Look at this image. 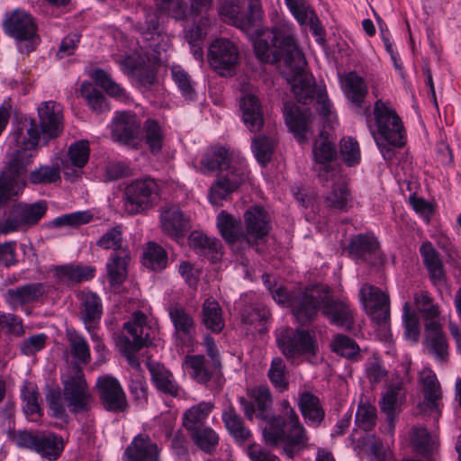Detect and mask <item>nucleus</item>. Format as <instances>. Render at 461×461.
Instances as JSON below:
<instances>
[{"mask_svg":"<svg viewBox=\"0 0 461 461\" xmlns=\"http://www.w3.org/2000/svg\"><path fill=\"white\" fill-rule=\"evenodd\" d=\"M167 264V256L165 249L156 243H149L143 254V265L154 271H161Z\"/></svg>","mask_w":461,"mask_h":461,"instance_id":"obj_55","label":"nucleus"},{"mask_svg":"<svg viewBox=\"0 0 461 461\" xmlns=\"http://www.w3.org/2000/svg\"><path fill=\"white\" fill-rule=\"evenodd\" d=\"M420 383L422 387L426 405L431 411L439 416L438 400L441 397L440 384L435 373L429 368H423L420 373Z\"/></svg>","mask_w":461,"mask_h":461,"instance_id":"obj_30","label":"nucleus"},{"mask_svg":"<svg viewBox=\"0 0 461 461\" xmlns=\"http://www.w3.org/2000/svg\"><path fill=\"white\" fill-rule=\"evenodd\" d=\"M251 148L257 160L266 166L272 157L274 140L265 136H257L253 139Z\"/></svg>","mask_w":461,"mask_h":461,"instance_id":"obj_64","label":"nucleus"},{"mask_svg":"<svg viewBox=\"0 0 461 461\" xmlns=\"http://www.w3.org/2000/svg\"><path fill=\"white\" fill-rule=\"evenodd\" d=\"M313 157L319 165L320 181L328 183L329 179L334 180L337 177L338 168L334 165L333 159L336 157V149L329 140L326 132H321L320 137L314 141Z\"/></svg>","mask_w":461,"mask_h":461,"instance_id":"obj_12","label":"nucleus"},{"mask_svg":"<svg viewBox=\"0 0 461 461\" xmlns=\"http://www.w3.org/2000/svg\"><path fill=\"white\" fill-rule=\"evenodd\" d=\"M269 312L258 304H251L245 307L241 313V321L247 326L249 331L264 330L265 323L269 318Z\"/></svg>","mask_w":461,"mask_h":461,"instance_id":"obj_45","label":"nucleus"},{"mask_svg":"<svg viewBox=\"0 0 461 461\" xmlns=\"http://www.w3.org/2000/svg\"><path fill=\"white\" fill-rule=\"evenodd\" d=\"M95 272L91 266L64 265L54 268V276L59 283L70 285L92 279Z\"/></svg>","mask_w":461,"mask_h":461,"instance_id":"obj_28","label":"nucleus"},{"mask_svg":"<svg viewBox=\"0 0 461 461\" xmlns=\"http://www.w3.org/2000/svg\"><path fill=\"white\" fill-rule=\"evenodd\" d=\"M402 394V386L400 384H392L380 402L382 411L386 414L385 430L390 434L394 431L395 412Z\"/></svg>","mask_w":461,"mask_h":461,"instance_id":"obj_40","label":"nucleus"},{"mask_svg":"<svg viewBox=\"0 0 461 461\" xmlns=\"http://www.w3.org/2000/svg\"><path fill=\"white\" fill-rule=\"evenodd\" d=\"M378 249V243L373 236L357 235L354 237L348 245V253L354 258L367 260L368 257L375 254Z\"/></svg>","mask_w":461,"mask_h":461,"instance_id":"obj_48","label":"nucleus"},{"mask_svg":"<svg viewBox=\"0 0 461 461\" xmlns=\"http://www.w3.org/2000/svg\"><path fill=\"white\" fill-rule=\"evenodd\" d=\"M276 342L284 356L293 362L302 358L310 361L317 350L312 336L304 330L283 327L276 333Z\"/></svg>","mask_w":461,"mask_h":461,"instance_id":"obj_6","label":"nucleus"},{"mask_svg":"<svg viewBox=\"0 0 461 461\" xmlns=\"http://www.w3.org/2000/svg\"><path fill=\"white\" fill-rule=\"evenodd\" d=\"M272 26L264 38L254 43L255 54L263 62L283 60L287 68L286 79L299 103L307 104L314 93V80L306 72V61L295 39L293 24L277 13L271 17Z\"/></svg>","mask_w":461,"mask_h":461,"instance_id":"obj_1","label":"nucleus"},{"mask_svg":"<svg viewBox=\"0 0 461 461\" xmlns=\"http://www.w3.org/2000/svg\"><path fill=\"white\" fill-rule=\"evenodd\" d=\"M242 120L247 128L256 132L261 130L264 124L263 112L258 98L253 94L245 95L240 100Z\"/></svg>","mask_w":461,"mask_h":461,"instance_id":"obj_26","label":"nucleus"},{"mask_svg":"<svg viewBox=\"0 0 461 461\" xmlns=\"http://www.w3.org/2000/svg\"><path fill=\"white\" fill-rule=\"evenodd\" d=\"M182 366L194 380L203 384L212 379L221 368L200 354L186 355Z\"/></svg>","mask_w":461,"mask_h":461,"instance_id":"obj_22","label":"nucleus"},{"mask_svg":"<svg viewBox=\"0 0 461 461\" xmlns=\"http://www.w3.org/2000/svg\"><path fill=\"white\" fill-rule=\"evenodd\" d=\"M15 145L5 156L0 171V206L20 195L27 186L29 169L38 151L40 132L34 120L26 121L14 133Z\"/></svg>","mask_w":461,"mask_h":461,"instance_id":"obj_2","label":"nucleus"},{"mask_svg":"<svg viewBox=\"0 0 461 461\" xmlns=\"http://www.w3.org/2000/svg\"><path fill=\"white\" fill-rule=\"evenodd\" d=\"M94 218L90 211H78L72 213L63 214L55 218L52 221L55 227H79L92 221Z\"/></svg>","mask_w":461,"mask_h":461,"instance_id":"obj_63","label":"nucleus"},{"mask_svg":"<svg viewBox=\"0 0 461 461\" xmlns=\"http://www.w3.org/2000/svg\"><path fill=\"white\" fill-rule=\"evenodd\" d=\"M60 180V168L59 165H39L29 173L27 184L50 185Z\"/></svg>","mask_w":461,"mask_h":461,"instance_id":"obj_50","label":"nucleus"},{"mask_svg":"<svg viewBox=\"0 0 461 461\" xmlns=\"http://www.w3.org/2000/svg\"><path fill=\"white\" fill-rule=\"evenodd\" d=\"M41 130L40 138L58 137L63 130V113L59 104L54 101L42 102L38 108Z\"/></svg>","mask_w":461,"mask_h":461,"instance_id":"obj_14","label":"nucleus"},{"mask_svg":"<svg viewBox=\"0 0 461 461\" xmlns=\"http://www.w3.org/2000/svg\"><path fill=\"white\" fill-rule=\"evenodd\" d=\"M129 261V250H120L111 256L106 264V268L109 282L112 285H120L126 280Z\"/></svg>","mask_w":461,"mask_h":461,"instance_id":"obj_38","label":"nucleus"},{"mask_svg":"<svg viewBox=\"0 0 461 461\" xmlns=\"http://www.w3.org/2000/svg\"><path fill=\"white\" fill-rule=\"evenodd\" d=\"M63 449L61 438L51 433H38L34 451L50 461L56 460Z\"/></svg>","mask_w":461,"mask_h":461,"instance_id":"obj_42","label":"nucleus"},{"mask_svg":"<svg viewBox=\"0 0 461 461\" xmlns=\"http://www.w3.org/2000/svg\"><path fill=\"white\" fill-rule=\"evenodd\" d=\"M322 313L330 322L346 330L353 327L354 316L349 305L343 301H334L329 297L327 289L323 291Z\"/></svg>","mask_w":461,"mask_h":461,"instance_id":"obj_18","label":"nucleus"},{"mask_svg":"<svg viewBox=\"0 0 461 461\" xmlns=\"http://www.w3.org/2000/svg\"><path fill=\"white\" fill-rule=\"evenodd\" d=\"M326 288L321 289L323 292ZM323 293L320 288H313L310 292H305L298 298H294L291 302V307L294 316L297 321L304 325L310 322L317 315V311L322 305L321 299Z\"/></svg>","mask_w":461,"mask_h":461,"instance_id":"obj_15","label":"nucleus"},{"mask_svg":"<svg viewBox=\"0 0 461 461\" xmlns=\"http://www.w3.org/2000/svg\"><path fill=\"white\" fill-rule=\"evenodd\" d=\"M47 210L48 203L44 200L14 204L0 221V235L24 230L36 225L46 214Z\"/></svg>","mask_w":461,"mask_h":461,"instance_id":"obj_5","label":"nucleus"},{"mask_svg":"<svg viewBox=\"0 0 461 461\" xmlns=\"http://www.w3.org/2000/svg\"><path fill=\"white\" fill-rule=\"evenodd\" d=\"M160 448L149 436H136L124 451L125 461H159Z\"/></svg>","mask_w":461,"mask_h":461,"instance_id":"obj_21","label":"nucleus"},{"mask_svg":"<svg viewBox=\"0 0 461 461\" xmlns=\"http://www.w3.org/2000/svg\"><path fill=\"white\" fill-rule=\"evenodd\" d=\"M285 119L290 131L301 142L306 141V133L312 129L313 116L308 110L302 111L296 106H285Z\"/></svg>","mask_w":461,"mask_h":461,"instance_id":"obj_25","label":"nucleus"},{"mask_svg":"<svg viewBox=\"0 0 461 461\" xmlns=\"http://www.w3.org/2000/svg\"><path fill=\"white\" fill-rule=\"evenodd\" d=\"M159 186L151 177L138 178L128 183L122 194L125 212L130 215L143 213L158 203Z\"/></svg>","mask_w":461,"mask_h":461,"instance_id":"obj_4","label":"nucleus"},{"mask_svg":"<svg viewBox=\"0 0 461 461\" xmlns=\"http://www.w3.org/2000/svg\"><path fill=\"white\" fill-rule=\"evenodd\" d=\"M81 319L88 332L95 330L102 315V303L100 298L92 292L80 294Z\"/></svg>","mask_w":461,"mask_h":461,"instance_id":"obj_31","label":"nucleus"},{"mask_svg":"<svg viewBox=\"0 0 461 461\" xmlns=\"http://www.w3.org/2000/svg\"><path fill=\"white\" fill-rule=\"evenodd\" d=\"M282 406L286 425L289 426L287 442L286 446L283 447V453L288 458L293 459L307 447L309 437L295 411L290 407L288 401H283Z\"/></svg>","mask_w":461,"mask_h":461,"instance_id":"obj_10","label":"nucleus"},{"mask_svg":"<svg viewBox=\"0 0 461 461\" xmlns=\"http://www.w3.org/2000/svg\"><path fill=\"white\" fill-rule=\"evenodd\" d=\"M359 296L366 312L378 325L386 328L390 319L389 296L378 287L368 284L361 286Z\"/></svg>","mask_w":461,"mask_h":461,"instance_id":"obj_9","label":"nucleus"},{"mask_svg":"<svg viewBox=\"0 0 461 461\" xmlns=\"http://www.w3.org/2000/svg\"><path fill=\"white\" fill-rule=\"evenodd\" d=\"M212 23V20L208 16L202 17L199 23L190 28L185 33V38L190 45L193 56L197 60L203 59V52L201 42Z\"/></svg>","mask_w":461,"mask_h":461,"instance_id":"obj_46","label":"nucleus"},{"mask_svg":"<svg viewBox=\"0 0 461 461\" xmlns=\"http://www.w3.org/2000/svg\"><path fill=\"white\" fill-rule=\"evenodd\" d=\"M160 225L164 233L176 240L183 238L190 228L189 220L176 205L166 206L161 210Z\"/></svg>","mask_w":461,"mask_h":461,"instance_id":"obj_20","label":"nucleus"},{"mask_svg":"<svg viewBox=\"0 0 461 461\" xmlns=\"http://www.w3.org/2000/svg\"><path fill=\"white\" fill-rule=\"evenodd\" d=\"M6 32L16 40L25 41L36 34V25L32 16L22 10H15L5 22Z\"/></svg>","mask_w":461,"mask_h":461,"instance_id":"obj_24","label":"nucleus"},{"mask_svg":"<svg viewBox=\"0 0 461 461\" xmlns=\"http://www.w3.org/2000/svg\"><path fill=\"white\" fill-rule=\"evenodd\" d=\"M246 225V243L253 245L265 238L270 230V220L267 212L259 206L248 209L244 214Z\"/></svg>","mask_w":461,"mask_h":461,"instance_id":"obj_17","label":"nucleus"},{"mask_svg":"<svg viewBox=\"0 0 461 461\" xmlns=\"http://www.w3.org/2000/svg\"><path fill=\"white\" fill-rule=\"evenodd\" d=\"M48 292L42 283H30L15 288H11L4 294L5 303L13 310L39 302Z\"/></svg>","mask_w":461,"mask_h":461,"instance_id":"obj_16","label":"nucleus"},{"mask_svg":"<svg viewBox=\"0 0 461 461\" xmlns=\"http://www.w3.org/2000/svg\"><path fill=\"white\" fill-rule=\"evenodd\" d=\"M67 337L72 357L82 364L89 363L90 349L86 339L75 330H68Z\"/></svg>","mask_w":461,"mask_h":461,"instance_id":"obj_57","label":"nucleus"},{"mask_svg":"<svg viewBox=\"0 0 461 461\" xmlns=\"http://www.w3.org/2000/svg\"><path fill=\"white\" fill-rule=\"evenodd\" d=\"M137 60L133 56H127L123 59L117 60L121 68L125 73L135 75L140 82L143 85H152L155 81V72L151 66L142 67L144 62L142 58Z\"/></svg>","mask_w":461,"mask_h":461,"instance_id":"obj_43","label":"nucleus"},{"mask_svg":"<svg viewBox=\"0 0 461 461\" xmlns=\"http://www.w3.org/2000/svg\"><path fill=\"white\" fill-rule=\"evenodd\" d=\"M235 156L223 147H218L208 150L203 157L201 164L203 169L207 171H214L219 169L222 171L229 161Z\"/></svg>","mask_w":461,"mask_h":461,"instance_id":"obj_49","label":"nucleus"},{"mask_svg":"<svg viewBox=\"0 0 461 461\" xmlns=\"http://www.w3.org/2000/svg\"><path fill=\"white\" fill-rule=\"evenodd\" d=\"M96 387L104 408L109 411H124L128 406L125 393L119 381L110 375L100 376Z\"/></svg>","mask_w":461,"mask_h":461,"instance_id":"obj_13","label":"nucleus"},{"mask_svg":"<svg viewBox=\"0 0 461 461\" xmlns=\"http://www.w3.org/2000/svg\"><path fill=\"white\" fill-rule=\"evenodd\" d=\"M64 399L69 411L75 414L88 411L93 403L83 371L77 365L69 366L63 375Z\"/></svg>","mask_w":461,"mask_h":461,"instance_id":"obj_7","label":"nucleus"},{"mask_svg":"<svg viewBox=\"0 0 461 461\" xmlns=\"http://www.w3.org/2000/svg\"><path fill=\"white\" fill-rule=\"evenodd\" d=\"M146 315L135 312L131 321L124 323V330L131 336V343L135 348L140 349L150 339V327L146 323Z\"/></svg>","mask_w":461,"mask_h":461,"instance_id":"obj_32","label":"nucleus"},{"mask_svg":"<svg viewBox=\"0 0 461 461\" xmlns=\"http://www.w3.org/2000/svg\"><path fill=\"white\" fill-rule=\"evenodd\" d=\"M80 93L87 101V104L93 112L102 113L109 110L105 97L91 83L83 82L80 87Z\"/></svg>","mask_w":461,"mask_h":461,"instance_id":"obj_53","label":"nucleus"},{"mask_svg":"<svg viewBox=\"0 0 461 461\" xmlns=\"http://www.w3.org/2000/svg\"><path fill=\"white\" fill-rule=\"evenodd\" d=\"M194 444L203 451L212 453L219 444L218 434L208 426L189 433Z\"/></svg>","mask_w":461,"mask_h":461,"instance_id":"obj_52","label":"nucleus"},{"mask_svg":"<svg viewBox=\"0 0 461 461\" xmlns=\"http://www.w3.org/2000/svg\"><path fill=\"white\" fill-rule=\"evenodd\" d=\"M342 88L346 97L361 106L367 95V86L365 80L355 72H349L342 80Z\"/></svg>","mask_w":461,"mask_h":461,"instance_id":"obj_41","label":"nucleus"},{"mask_svg":"<svg viewBox=\"0 0 461 461\" xmlns=\"http://www.w3.org/2000/svg\"><path fill=\"white\" fill-rule=\"evenodd\" d=\"M332 350L338 355L350 359H355L359 355L358 345L350 338L338 334L331 344Z\"/></svg>","mask_w":461,"mask_h":461,"instance_id":"obj_61","label":"nucleus"},{"mask_svg":"<svg viewBox=\"0 0 461 461\" xmlns=\"http://www.w3.org/2000/svg\"><path fill=\"white\" fill-rule=\"evenodd\" d=\"M95 83L100 86L108 95L121 101L127 99L125 90L118 85L110 75L103 69H95L91 75Z\"/></svg>","mask_w":461,"mask_h":461,"instance_id":"obj_54","label":"nucleus"},{"mask_svg":"<svg viewBox=\"0 0 461 461\" xmlns=\"http://www.w3.org/2000/svg\"><path fill=\"white\" fill-rule=\"evenodd\" d=\"M329 181L333 182L331 190L325 196V203L328 207L337 210H346L348 202L349 200V193L347 185L341 176L337 172V177Z\"/></svg>","mask_w":461,"mask_h":461,"instance_id":"obj_47","label":"nucleus"},{"mask_svg":"<svg viewBox=\"0 0 461 461\" xmlns=\"http://www.w3.org/2000/svg\"><path fill=\"white\" fill-rule=\"evenodd\" d=\"M89 158V146L86 140L73 143L68 149L67 158L62 161L64 176L75 180L80 176V170Z\"/></svg>","mask_w":461,"mask_h":461,"instance_id":"obj_23","label":"nucleus"},{"mask_svg":"<svg viewBox=\"0 0 461 461\" xmlns=\"http://www.w3.org/2000/svg\"><path fill=\"white\" fill-rule=\"evenodd\" d=\"M208 60L221 76L230 75L239 60L238 48L228 39H216L209 48Z\"/></svg>","mask_w":461,"mask_h":461,"instance_id":"obj_11","label":"nucleus"},{"mask_svg":"<svg viewBox=\"0 0 461 461\" xmlns=\"http://www.w3.org/2000/svg\"><path fill=\"white\" fill-rule=\"evenodd\" d=\"M414 303L417 310L425 320V325L428 322H438L440 313L438 306L427 293L421 292L420 294H416L414 296Z\"/></svg>","mask_w":461,"mask_h":461,"instance_id":"obj_56","label":"nucleus"},{"mask_svg":"<svg viewBox=\"0 0 461 461\" xmlns=\"http://www.w3.org/2000/svg\"><path fill=\"white\" fill-rule=\"evenodd\" d=\"M202 320L204 326L213 332H220L224 328L221 308L214 299L208 298L203 303Z\"/></svg>","mask_w":461,"mask_h":461,"instance_id":"obj_44","label":"nucleus"},{"mask_svg":"<svg viewBox=\"0 0 461 461\" xmlns=\"http://www.w3.org/2000/svg\"><path fill=\"white\" fill-rule=\"evenodd\" d=\"M420 252L434 285H445L446 275L439 253L430 242L423 243L420 246Z\"/></svg>","mask_w":461,"mask_h":461,"instance_id":"obj_27","label":"nucleus"},{"mask_svg":"<svg viewBox=\"0 0 461 461\" xmlns=\"http://www.w3.org/2000/svg\"><path fill=\"white\" fill-rule=\"evenodd\" d=\"M96 245L103 249H112L115 252L128 250L122 246V231L121 226H115L104 233L96 241Z\"/></svg>","mask_w":461,"mask_h":461,"instance_id":"obj_62","label":"nucleus"},{"mask_svg":"<svg viewBox=\"0 0 461 461\" xmlns=\"http://www.w3.org/2000/svg\"><path fill=\"white\" fill-rule=\"evenodd\" d=\"M221 419L227 431L236 442L242 444L251 437L250 430L231 404L223 410Z\"/></svg>","mask_w":461,"mask_h":461,"instance_id":"obj_34","label":"nucleus"},{"mask_svg":"<svg viewBox=\"0 0 461 461\" xmlns=\"http://www.w3.org/2000/svg\"><path fill=\"white\" fill-rule=\"evenodd\" d=\"M168 313L176 337L183 340H190L195 333L193 316L185 308L177 304L170 306Z\"/></svg>","mask_w":461,"mask_h":461,"instance_id":"obj_29","label":"nucleus"},{"mask_svg":"<svg viewBox=\"0 0 461 461\" xmlns=\"http://www.w3.org/2000/svg\"><path fill=\"white\" fill-rule=\"evenodd\" d=\"M411 441L420 454L432 452L437 445V438L428 433L422 427H414L411 432Z\"/></svg>","mask_w":461,"mask_h":461,"instance_id":"obj_58","label":"nucleus"},{"mask_svg":"<svg viewBox=\"0 0 461 461\" xmlns=\"http://www.w3.org/2000/svg\"><path fill=\"white\" fill-rule=\"evenodd\" d=\"M213 403L201 402L185 411L183 417V425L190 433L205 427V421L213 410Z\"/></svg>","mask_w":461,"mask_h":461,"instance_id":"obj_37","label":"nucleus"},{"mask_svg":"<svg viewBox=\"0 0 461 461\" xmlns=\"http://www.w3.org/2000/svg\"><path fill=\"white\" fill-rule=\"evenodd\" d=\"M285 420H283L280 417H273L265 427L263 430V437L267 445L270 447H277L280 443H285L284 447L286 446L288 431L285 430Z\"/></svg>","mask_w":461,"mask_h":461,"instance_id":"obj_51","label":"nucleus"},{"mask_svg":"<svg viewBox=\"0 0 461 461\" xmlns=\"http://www.w3.org/2000/svg\"><path fill=\"white\" fill-rule=\"evenodd\" d=\"M151 380L155 387L161 393L176 396L178 393V385L170 371L158 363L149 365Z\"/></svg>","mask_w":461,"mask_h":461,"instance_id":"obj_39","label":"nucleus"},{"mask_svg":"<svg viewBox=\"0 0 461 461\" xmlns=\"http://www.w3.org/2000/svg\"><path fill=\"white\" fill-rule=\"evenodd\" d=\"M426 348L429 354L438 360L444 361L447 356V343L439 322H428L426 324Z\"/></svg>","mask_w":461,"mask_h":461,"instance_id":"obj_33","label":"nucleus"},{"mask_svg":"<svg viewBox=\"0 0 461 461\" xmlns=\"http://www.w3.org/2000/svg\"><path fill=\"white\" fill-rule=\"evenodd\" d=\"M298 407L303 417L314 426H319L324 419L325 412L320 399L311 392L299 394Z\"/></svg>","mask_w":461,"mask_h":461,"instance_id":"obj_35","label":"nucleus"},{"mask_svg":"<svg viewBox=\"0 0 461 461\" xmlns=\"http://www.w3.org/2000/svg\"><path fill=\"white\" fill-rule=\"evenodd\" d=\"M249 179V170L246 164L238 157L229 161V165L219 172L215 183L210 189V201L218 205L230 194L238 189Z\"/></svg>","mask_w":461,"mask_h":461,"instance_id":"obj_8","label":"nucleus"},{"mask_svg":"<svg viewBox=\"0 0 461 461\" xmlns=\"http://www.w3.org/2000/svg\"><path fill=\"white\" fill-rule=\"evenodd\" d=\"M356 425L365 431L372 430L376 424V410L367 402H360L356 413Z\"/></svg>","mask_w":461,"mask_h":461,"instance_id":"obj_60","label":"nucleus"},{"mask_svg":"<svg viewBox=\"0 0 461 461\" xmlns=\"http://www.w3.org/2000/svg\"><path fill=\"white\" fill-rule=\"evenodd\" d=\"M373 115L374 120L367 122L368 129L383 158L390 161L394 157L393 148L402 147L405 143L402 120L395 110L382 100L375 103Z\"/></svg>","mask_w":461,"mask_h":461,"instance_id":"obj_3","label":"nucleus"},{"mask_svg":"<svg viewBox=\"0 0 461 461\" xmlns=\"http://www.w3.org/2000/svg\"><path fill=\"white\" fill-rule=\"evenodd\" d=\"M189 243L194 249L203 255L218 253L221 249V242L217 239L200 232H192Z\"/></svg>","mask_w":461,"mask_h":461,"instance_id":"obj_59","label":"nucleus"},{"mask_svg":"<svg viewBox=\"0 0 461 461\" xmlns=\"http://www.w3.org/2000/svg\"><path fill=\"white\" fill-rule=\"evenodd\" d=\"M218 229L225 239L230 244L236 242H246L245 230L240 221L225 212H221L217 217Z\"/></svg>","mask_w":461,"mask_h":461,"instance_id":"obj_36","label":"nucleus"},{"mask_svg":"<svg viewBox=\"0 0 461 461\" xmlns=\"http://www.w3.org/2000/svg\"><path fill=\"white\" fill-rule=\"evenodd\" d=\"M140 130V122L130 112L117 113L112 122V136L116 141L131 144L135 140Z\"/></svg>","mask_w":461,"mask_h":461,"instance_id":"obj_19","label":"nucleus"}]
</instances>
